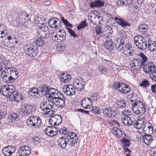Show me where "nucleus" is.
<instances>
[{
  "label": "nucleus",
  "mask_w": 156,
  "mask_h": 156,
  "mask_svg": "<svg viewBox=\"0 0 156 156\" xmlns=\"http://www.w3.org/2000/svg\"><path fill=\"white\" fill-rule=\"evenodd\" d=\"M143 70L146 74L150 73L149 78L153 81L156 82V66L152 62H148L144 65Z\"/></svg>",
  "instance_id": "obj_1"
},
{
  "label": "nucleus",
  "mask_w": 156,
  "mask_h": 156,
  "mask_svg": "<svg viewBox=\"0 0 156 156\" xmlns=\"http://www.w3.org/2000/svg\"><path fill=\"white\" fill-rule=\"evenodd\" d=\"M66 33L63 30H59L58 31L51 32V37L52 40L58 42H61L63 41L66 39Z\"/></svg>",
  "instance_id": "obj_2"
},
{
  "label": "nucleus",
  "mask_w": 156,
  "mask_h": 156,
  "mask_svg": "<svg viewBox=\"0 0 156 156\" xmlns=\"http://www.w3.org/2000/svg\"><path fill=\"white\" fill-rule=\"evenodd\" d=\"M27 126L29 127L37 126L39 127L41 126L42 122L39 117L31 116L29 118L27 122Z\"/></svg>",
  "instance_id": "obj_3"
},
{
  "label": "nucleus",
  "mask_w": 156,
  "mask_h": 156,
  "mask_svg": "<svg viewBox=\"0 0 156 156\" xmlns=\"http://www.w3.org/2000/svg\"><path fill=\"white\" fill-rule=\"evenodd\" d=\"M20 109H22V113L26 116H30L33 115L35 111V108L33 106L29 105H23Z\"/></svg>",
  "instance_id": "obj_4"
},
{
  "label": "nucleus",
  "mask_w": 156,
  "mask_h": 156,
  "mask_svg": "<svg viewBox=\"0 0 156 156\" xmlns=\"http://www.w3.org/2000/svg\"><path fill=\"white\" fill-rule=\"evenodd\" d=\"M66 99L64 96L62 94H60L59 97L55 98L52 99L54 104L58 108H63L65 105Z\"/></svg>",
  "instance_id": "obj_5"
},
{
  "label": "nucleus",
  "mask_w": 156,
  "mask_h": 156,
  "mask_svg": "<svg viewBox=\"0 0 156 156\" xmlns=\"http://www.w3.org/2000/svg\"><path fill=\"white\" fill-rule=\"evenodd\" d=\"M53 106V103L51 100L47 99L41 103L40 108L43 111L46 112L52 108Z\"/></svg>",
  "instance_id": "obj_6"
},
{
  "label": "nucleus",
  "mask_w": 156,
  "mask_h": 156,
  "mask_svg": "<svg viewBox=\"0 0 156 156\" xmlns=\"http://www.w3.org/2000/svg\"><path fill=\"white\" fill-rule=\"evenodd\" d=\"M48 23L49 25L52 28H58L61 27L62 22L58 19L53 17L49 20Z\"/></svg>",
  "instance_id": "obj_7"
},
{
  "label": "nucleus",
  "mask_w": 156,
  "mask_h": 156,
  "mask_svg": "<svg viewBox=\"0 0 156 156\" xmlns=\"http://www.w3.org/2000/svg\"><path fill=\"white\" fill-rule=\"evenodd\" d=\"M2 72L15 79L18 76V72L16 69L13 67H11L6 69H4Z\"/></svg>",
  "instance_id": "obj_8"
},
{
  "label": "nucleus",
  "mask_w": 156,
  "mask_h": 156,
  "mask_svg": "<svg viewBox=\"0 0 156 156\" xmlns=\"http://www.w3.org/2000/svg\"><path fill=\"white\" fill-rule=\"evenodd\" d=\"M125 39L122 37L118 38L115 41V47L119 51H121L125 47Z\"/></svg>",
  "instance_id": "obj_9"
},
{
  "label": "nucleus",
  "mask_w": 156,
  "mask_h": 156,
  "mask_svg": "<svg viewBox=\"0 0 156 156\" xmlns=\"http://www.w3.org/2000/svg\"><path fill=\"white\" fill-rule=\"evenodd\" d=\"M30 149L28 146L24 145L21 147L18 151L19 156H28L30 153Z\"/></svg>",
  "instance_id": "obj_10"
},
{
  "label": "nucleus",
  "mask_w": 156,
  "mask_h": 156,
  "mask_svg": "<svg viewBox=\"0 0 156 156\" xmlns=\"http://www.w3.org/2000/svg\"><path fill=\"white\" fill-rule=\"evenodd\" d=\"M85 82L81 78L76 79L73 83L74 87L79 91H82L84 89Z\"/></svg>",
  "instance_id": "obj_11"
},
{
  "label": "nucleus",
  "mask_w": 156,
  "mask_h": 156,
  "mask_svg": "<svg viewBox=\"0 0 156 156\" xmlns=\"http://www.w3.org/2000/svg\"><path fill=\"white\" fill-rule=\"evenodd\" d=\"M25 50L26 55L33 57H35L39 53V50L37 47H32L27 48Z\"/></svg>",
  "instance_id": "obj_12"
},
{
  "label": "nucleus",
  "mask_w": 156,
  "mask_h": 156,
  "mask_svg": "<svg viewBox=\"0 0 156 156\" xmlns=\"http://www.w3.org/2000/svg\"><path fill=\"white\" fill-rule=\"evenodd\" d=\"M63 89L64 93L67 95L72 96L75 94V88L71 85H65Z\"/></svg>",
  "instance_id": "obj_13"
},
{
  "label": "nucleus",
  "mask_w": 156,
  "mask_h": 156,
  "mask_svg": "<svg viewBox=\"0 0 156 156\" xmlns=\"http://www.w3.org/2000/svg\"><path fill=\"white\" fill-rule=\"evenodd\" d=\"M16 150L15 147L12 145H8L2 149V152L5 155H9L14 153Z\"/></svg>",
  "instance_id": "obj_14"
},
{
  "label": "nucleus",
  "mask_w": 156,
  "mask_h": 156,
  "mask_svg": "<svg viewBox=\"0 0 156 156\" xmlns=\"http://www.w3.org/2000/svg\"><path fill=\"white\" fill-rule=\"evenodd\" d=\"M100 18V16H97V15L93 12L91 13L88 16V20L90 22L95 25L99 23Z\"/></svg>",
  "instance_id": "obj_15"
},
{
  "label": "nucleus",
  "mask_w": 156,
  "mask_h": 156,
  "mask_svg": "<svg viewBox=\"0 0 156 156\" xmlns=\"http://www.w3.org/2000/svg\"><path fill=\"white\" fill-rule=\"evenodd\" d=\"M143 65L141 63L140 60L138 59L137 58L133 59L130 64V67L135 70L139 69Z\"/></svg>",
  "instance_id": "obj_16"
},
{
  "label": "nucleus",
  "mask_w": 156,
  "mask_h": 156,
  "mask_svg": "<svg viewBox=\"0 0 156 156\" xmlns=\"http://www.w3.org/2000/svg\"><path fill=\"white\" fill-rule=\"evenodd\" d=\"M105 40L106 41L105 43V48L110 52L112 51L114 48V44L112 39L108 38L107 36Z\"/></svg>",
  "instance_id": "obj_17"
},
{
  "label": "nucleus",
  "mask_w": 156,
  "mask_h": 156,
  "mask_svg": "<svg viewBox=\"0 0 156 156\" xmlns=\"http://www.w3.org/2000/svg\"><path fill=\"white\" fill-rule=\"evenodd\" d=\"M14 36L12 37L9 36L8 37L7 39L5 38V40L4 41L3 43L4 45L7 47H9L13 48L15 47V44H14Z\"/></svg>",
  "instance_id": "obj_18"
},
{
  "label": "nucleus",
  "mask_w": 156,
  "mask_h": 156,
  "mask_svg": "<svg viewBox=\"0 0 156 156\" xmlns=\"http://www.w3.org/2000/svg\"><path fill=\"white\" fill-rule=\"evenodd\" d=\"M114 21L122 27H125L127 26H129L130 24V23L123 19L117 17H115Z\"/></svg>",
  "instance_id": "obj_19"
},
{
  "label": "nucleus",
  "mask_w": 156,
  "mask_h": 156,
  "mask_svg": "<svg viewBox=\"0 0 156 156\" xmlns=\"http://www.w3.org/2000/svg\"><path fill=\"white\" fill-rule=\"evenodd\" d=\"M58 76L59 77V80L61 82L66 83L69 81L71 78V76L70 74H68L67 73H62L59 74Z\"/></svg>",
  "instance_id": "obj_20"
},
{
  "label": "nucleus",
  "mask_w": 156,
  "mask_h": 156,
  "mask_svg": "<svg viewBox=\"0 0 156 156\" xmlns=\"http://www.w3.org/2000/svg\"><path fill=\"white\" fill-rule=\"evenodd\" d=\"M1 77L2 80L5 82L6 83H11L14 81L15 79L6 75L5 73L2 72L0 75Z\"/></svg>",
  "instance_id": "obj_21"
},
{
  "label": "nucleus",
  "mask_w": 156,
  "mask_h": 156,
  "mask_svg": "<svg viewBox=\"0 0 156 156\" xmlns=\"http://www.w3.org/2000/svg\"><path fill=\"white\" fill-rule=\"evenodd\" d=\"M81 103L82 106L85 109L89 108L90 107V105H91L92 104L90 99L88 98H83L81 101Z\"/></svg>",
  "instance_id": "obj_22"
},
{
  "label": "nucleus",
  "mask_w": 156,
  "mask_h": 156,
  "mask_svg": "<svg viewBox=\"0 0 156 156\" xmlns=\"http://www.w3.org/2000/svg\"><path fill=\"white\" fill-rule=\"evenodd\" d=\"M104 4V2L101 0H97L93 2L90 3V8H100L103 7Z\"/></svg>",
  "instance_id": "obj_23"
},
{
  "label": "nucleus",
  "mask_w": 156,
  "mask_h": 156,
  "mask_svg": "<svg viewBox=\"0 0 156 156\" xmlns=\"http://www.w3.org/2000/svg\"><path fill=\"white\" fill-rule=\"evenodd\" d=\"M145 133V135L142 136V139L146 145H149L153 140V138L150 134H147L146 133Z\"/></svg>",
  "instance_id": "obj_24"
},
{
  "label": "nucleus",
  "mask_w": 156,
  "mask_h": 156,
  "mask_svg": "<svg viewBox=\"0 0 156 156\" xmlns=\"http://www.w3.org/2000/svg\"><path fill=\"white\" fill-rule=\"evenodd\" d=\"M66 137H61L58 141V144L59 147L63 149L66 148V146L68 144V141L66 139Z\"/></svg>",
  "instance_id": "obj_25"
},
{
  "label": "nucleus",
  "mask_w": 156,
  "mask_h": 156,
  "mask_svg": "<svg viewBox=\"0 0 156 156\" xmlns=\"http://www.w3.org/2000/svg\"><path fill=\"white\" fill-rule=\"evenodd\" d=\"M132 109L133 111L136 114L141 115L144 114L145 112L146 107H140L138 108L135 107H132Z\"/></svg>",
  "instance_id": "obj_26"
},
{
  "label": "nucleus",
  "mask_w": 156,
  "mask_h": 156,
  "mask_svg": "<svg viewBox=\"0 0 156 156\" xmlns=\"http://www.w3.org/2000/svg\"><path fill=\"white\" fill-rule=\"evenodd\" d=\"M140 50H145L147 47V44L146 40L144 38L142 39L136 45Z\"/></svg>",
  "instance_id": "obj_27"
},
{
  "label": "nucleus",
  "mask_w": 156,
  "mask_h": 156,
  "mask_svg": "<svg viewBox=\"0 0 156 156\" xmlns=\"http://www.w3.org/2000/svg\"><path fill=\"white\" fill-rule=\"evenodd\" d=\"M56 93V91L55 89L52 88H50L48 93L46 95L47 97L50 99H51V98L53 99L55 98V94Z\"/></svg>",
  "instance_id": "obj_28"
},
{
  "label": "nucleus",
  "mask_w": 156,
  "mask_h": 156,
  "mask_svg": "<svg viewBox=\"0 0 156 156\" xmlns=\"http://www.w3.org/2000/svg\"><path fill=\"white\" fill-rule=\"evenodd\" d=\"M132 0H118L116 2V4L118 6H122L126 5L129 6L132 4Z\"/></svg>",
  "instance_id": "obj_29"
},
{
  "label": "nucleus",
  "mask_w": 156,
  "mask_h": 156,
  "mask_svg": "<svg viewBox=\"0 0 156 156\" xmlns=\"http://www.w3.org/2000/svg\"><path fill=\"white\" fill-rule=\"evenodd\" d=\"M116 104L119 108L123 109L126 106V101L123 99H119L116 102Z\"/></svg>",
  "instance_id": "obj_30"
},
{
  "label": "nucleus",
  "mask_w": 156,
  "mask_h": 156,
  "mask_svg": "<svg viewBox=\"0 0 156 156\" xmlns=\"http://www.w3.org/2000/svg\"><path fill=\"white\" fill-rule=\"evenodd\" d=\"M8 90L7 91V96L6 97L12 98V96H13V93L15 92V88L12 86L9 85L8 86Z\"/></svg>",
  "instance_id": "obj_31"
},
{
  "label": "nucleus",
  "mask_w": 156,
  "mask_h": 156,
  "mask_svg": "<svg viewBox=\"0 0 156 156\" xmlns=\"http://www.w3.org/2000/svg\"><path fill=\"white\" fill-rule=\"evenodd\" d=\"M148 27L146 24H141L139 25L138 27V30L141 34H144L148 29Z\"/></svg>",
  "instance_id": "obj_32"
},
{
  "label": "nucleus",
  "mask_w": 156,
  "mask_h": 156,
  "mask_svg": "<svg viewBox=\"0 0 156 156\" xmlns=\"http://www.w3.org/2000/svg\"><path fill=\"white\" fill-rule=\"evenodd\" d=\"M137 58H138V59L140 60L143 65H144V64L147 61V58L142 53L140 52L139 53Z\"/></svg>",
  "instance_id": "obj_33"
},
{
  "label": "nucleus",
  "mask_w": 156,
  "mask_h": 156,
  "mask_svg": "<svg viewBox=\"0 0 156 156\" xmlns=\"http://www.w3.org/2000/svg\"><path fill=\"white\" fill-rule=\"evenodd\" d=\"M39 88V92H45L46 94L48 93L50 87L46 85L42 84L40 85Z\"/></svg>",
  "instance_id": "obj_34"
},
{
  "label": "nucleus",
  "mask_w": 156,
  "mask_h": 156,
  "mask_svg": "<svg viewBox=\"0 0 156 156\" xmlns=\"http://www.w3.org/2000/svg\"><path fill=\"white\" fill-rule=\"evenodd\" d=\"M148 48L151 51H153L156 50V43L154 41L149 40L148 42Z\"/></svg>",
  "instance_id": "obj_35"
},
{
  "label": "nucleus",
  "mask_w": 156,
  "mask_h": 156,
  "mask_svg": "<svg viewBox=\"0 0 156 156\" xmlns=\"http://www.w3.org/2000/svg\"><path fill=\"white\" fill-rule=\"evenodd\" d=\"M113 133L117 136L120 137L122 135V133L121 130L118 127H113Z\"/></svg>",
  "instance_id": "obj_36"
},
{
  "label": "nucleus",
  "mask_w": 156,
  "mask_h": 156,
  "mask_svg": "<svg viewBox=\"0 0 156 156\" xmlns=\"http://www.w3.org/2000/svg\"><path fill=\"white\" fill-rule=\"evenodd\" d=\"M77 139L78 137L73 132H69L67 134V136L66 137V140H71V139Z\"/></svg>",
  "instance_id": "obj_37"
},
{
  "label": "nucleus",
  "mask_w": 156,
  "mask_h": 156,
  "mask_svg": "<svg viewBox=\"0 0 156 156\" xmlns=\"http://www.w3.org/2000/svg\"><path fill=\"white\" fill-rule=\"evenodd\" d=\"M112 86L115 90H118L119 91V90L121 89V88L124 87H125V85H123V83H121L115 82L114 83Z\"/></svg>",
  "instance_id": "obj_38"
},
{
  "label": "nucleus",
  "mask_w": 156,
  "mask_h": 156,
  "mask_svg": "<svg viewBox=\"0 0 156 156\" xmlns=\"http://www.w3.org/2000/svg\"><path fill=\"white\" fill-rule=\"evenodd\" d=\"M8 119H9L12 120V121H18L20 119V118L18 115L15 113H13L11 114L8 117Z\"/></svg>",
  "instance_id": "obj_39"
},
{
  "label": "nucleus",
  "mask_w": 156,
  "mask_h": 156,
  "mask_svg": "<svg viewBox=\"0 0 156 156\" xmlns=\"http://www.w3.org/2000/svg\"><path fill=\"white\" fill-rule=\"evenodd\" d=\"M121 120L122 123L124 125L127 126H130L131 125L132 123V121L130 118H122Z\"/></svg>",
  "instance_id": "obj_40"
},
{
  "label": "nucleus",
  "mask_w": 156,
  "mask_h": 156,
  "mask_svg": "<svg viewBox=\"0 0 156 156\" xmlns=\"http://www.w3.org/2000/svg\"><path fill=\"white\" fill-rule=\"evenodd\" d=\"M140 86L144 88H147L149 87L151 85L150 83L147 80H143L141 83H139Z\"/></svg>",
  "instance_id": "obj_41"
},
{
  "label": "nucleus",
  "mask_w": 156,
  "mask_h": 156,
  "mask_svg": "<svg viewBox=\"0 0 156 156\" xmlns=\"http://www.w3.org/2000/svg\"><path fill=\"white\" fill-rule=\"evenodd\" d=\"M123 85H125V86L123 88L121 87V89L119 90V91L125 94L127 93L130 90L131 88L126 84H123Z\"/></svg>",
  "instance_id": "obj_42"
},
{
  "label": "nucleus",
  "mask_w": 156,
  "mask_h": 156,
  "mask_svg": "<svg viewBox=\"0 0 156 156\" xmlns=\"http://www.w3.org/2000/svg\"><path fill=\"white\" fill-rule=\"evenodd\" d=\"M122 115L125 116L126 118H130L133 116L132 112L128 110H124L122 113Z\"/></svg>",
  "instance_id": "obj_43"
},
{
  "label": "nucleus",
  "mask_w": 156,
  "mask_h": 156,
  "mask_svg": "<svg viewBox=\"0 0 156 156\" xmlns=\"http://www.w3.org/2000/svg\"><path fill=\"white\" fill-rule=\"evenodd\" d=\"M8 88V87L7 85L2 86L0 89L1 93L5 96H7V94Z\"/></svg>",
  "instance_id": "obj_44"
},
{
  "label": "nucleus",
  "mask_w": 156,
  "mask_h": 156,
  "mask_svg": "<svg viewBox=\"0 0 156 156\" xmlns=\"http://www.w3.org/2000/svg\"><path fill=\"white\" fill-rule=\"evenodd\" d=\"M132 107H136L137 108L139 107H145V106L143 103L140 101H136L134 103L133 102L132 104Z\"/></svg>",
  "instance_id": "obj_45"
},
{
  "label": "nucleus",
  "mask_w": 156,
  "mask_h": 156,
  "mask_svg": "<svg viewBox=\"0 0 156 156\" xmlns=\"http://www.w3.org/2000/svg\"><path fill=\"white\" fill-rule=\"evenodd\" d=\"M13 96H12V100L14 101L17 98H20V99L22 100L23 99V97H22V95L21 94L18 93L16 91H15L14 93H13Z\"/></svg>",
  "instance_id": "obj_46"
},
{
  "label": "nucleus",
  "mask_w": 156,
  "mask_h": 156,
  "mask_svg": "<svg viewBox=\"0 0 156 156\" xmlns=\"http://www.w3.org/2000/svg\"><path fill=\"white\" fill-rule=\"evenodd\" d=\"M127 56L130 57L133 55H134V52L133 50V48L131 45H129L128 48H127Z\"/></svg>",
  "instance_id": "obj_47"
},
{
  "label": "nucleus",
  "mask_w": 156,
  "mask_h": 156,
  "mask_svg": "<svg viewBox=\"0 0 156 156\" xmlns=\"http://www.w3.org/2000/svg\"><path fill=\"white\" fill-rule=\"evenodd\" d=\"M54 118L55 119V122L58 126V125L62 122V119L61 117L59 115H55L54 117H52Z\"/></svg>",
  "instance_id": "obj_48"
},
{
  "label": "nucleus",
  "mask_w": 156,
  "mask_h": 156,
  "mask_svg": "<svg viewBox=\"0 0 156 156\" xmlns=\"http://www.w3.org/2000/svg\"><path fill=\"white\" fill-rule=\"evenodd\" d=\"M35 43L37 45L39 46L42 47L45 43V41L43 39L38 37L37 40L35 41Z\"/></svg>",
  "instance_id": "obj_49"
},
{
  "label": "nucleus",
  "mask_w": 156,
  "mask_h": 156,
  "mask_svg": "<svg viewBox=\"0 0 156 156\" xmlns=\"http://www.w3.org/2000/svg\"><path fill=\"white\" fill-rule=\"evenodd\" d=\"M122 142L126 146L129 147L130 144L131 140L126 138L123 137L122 140Z\"/></svg>",
  "instance_id": "obj_50"
},
{
  "label": "nucleus",
  "mask_w": 156,
  "mask_h": 156,
  "mask_svg": "<svg viewBox=\"0 0 156 156\" xmlns=\"http://www.w3.org/2000/svg\"><path fill=\"white\" fill-rule=\"evenodd\" d=\"M143 38H144L140 35H139L135 36L134 38V41L136 45L137 44V43L140 42L142 40V39Z\"/></svg>",
  "instance_id": "obj_51"
},
{
  "label": "nucleus",
  "mask_w": 156,
  "mask_h": 156,
  "mask_svg": "<svg viewBox=\"0 0 156 156\" xmlns=\"http://www.w3.org/2000/svg\"><path fill=\"white\" fill-rule=\"evenodd\" d=\"M61 19L64 24L66 26V27H72V25L69 23L67 20L64 19L63 17H61Z\"/></svg>",
  "instance_id": "obj_52"
},
{
  "label": "nucleus",
  "mask_w": 156,
  "mask_h": 156,
  "mask_svg": "<svg viewBox=\"0 0 156 156\" xmlns=\"http://www.w3.org/2000/svg\"><path fill=\"white\" fill-rule=\"evenodd\" d=\"M39 35H38V37L42 39H45L46 38V33L45 31H39L38 33Z\"/></svg>",
  "instance_id": "obj_53"
},
{
  "label": "nucleus",
  "mask_w": 156,
  "mask_h": 156,
  "mask_svg": "<svg viewBox=\"0 0 156 156\" xmlns=\"http://www.w3.org/2000/svg\"><path fill=\"white\" fill-rule=\"evenodd\" d=\"M90 112H92L94 113H97V114H100L101 112V109L98 107H92V109Z\"/></svg>",
  "instance_id": "obj_54"
},
{
  "label": "nucleus",
  "mask_w": 156,
  "mask_h": 156,
  "mask_svg": "<svg viewBox=\"0 0 156 156\" xmlns=\"http://www.w3.org/2000/svg\"><path fill=\"white\" fill-rule=\"evenodd\" d=\"M98 69L99 72L101 73L104 74L108 72V70L107 68L103 66H99Z\"/></svg>",
  "instance_id": "obj_55"
},
{
  "label": "nucleus",
  "mask_w": 156,
  "mask_h": 156,
  "mask_svg": "<svg viewBox=\"0 0 156 156\" xmlns=\"http://www.w3.org/2000/svg\"><path fill=\"white\" fill-rule=\"evenodd\" d=\"M68 141V142L69 141H70V142L69 144V145L71 147H73L74 145L77 142H78V139H71V140H67Z\"/></svg>",
  "instance_id": "obj_56"
},
{
  "label": "nucleus",
  "mask_w": 156,
  "mask_h": 156,
  "mask_svg": "<svg viewBox=\"0 0 156 156\" xmlns=\"http://www.w3.org/2000/svg\"><path fill=\"white\" fill-rule=\"evenodd\" d=\"M58 131L60 133L63 135H66L69 133L68 130L66 129V127H61L58 129Z\"/></svg>",
  "instance_id": "obj_57"
},
{
  "label": "nucleus",
  "mask_w": 156,
  "mask_h": 156,
  "mask_svg": "<svg viewBox=\"0 0 156 156\" xmlns=\"http://www.w3.org/2000/svg\"><path fill=\"white\" fill-rule=\"evenodd\" d=\"M109 113H108L107 114V117L109 118H113L116 115V112L113 110L111 109L110 110Z\"/></svg>",
  "instance_id": "obj_58"
},
{
  "label": "nucleus",
  "mask_w": 156,
  "mask_h": 156,
  "mask_svg": "<svg viewBox=\"0 0 156 156\" xmlns=\"http://www.w3.org/2000/svg\"><path fill=\"white\" fill-rule=\"evenodd\" d=\"M68 31H69V33L71 36L73 37H77V35L75 34L74 31L71 30L70 28L69 27H66Z\"/></svg>",
  "instance_id": "obj_59"
},
{
  "label": "nucleus",
  "mask_w": 156,
  "mask_h": 156,
  "mask_svg": "<svg viewBox=\"0 0 156 156\" xmlns=\"http://www.w3.org/2000/svg\"><path fill=\"white\" fill-rule=\"evenodd\" d=\"M3 66H5V69H6L8 68H10L9 67L10 66V63L9 61L4 59V62L3 63Z\"/></svg>",
  "instance_id": "obj_60"
},
{
  "label": "nucleus",
  "mask_w": 156,
  "mask_h": 156,
  "mask_svg": "<svg viewBox=\"0 0 156 156\" xmlns=\"http://www.w3.org/2000/svg\"><path fill=\"white\" fill-rule=\"evenodd\" d=\"M87 26L85 21H82L77 27V28L80 30L83 28Z\"/></svg>",
  "instance_id": "obj_61"
},
{
  "label": "nucleus",
  "mask_w": 156,
  "mask_h": 156,
  "mask_svg": "<svg viewBox=\"0 0 156 156\" xmlns=\"http://www.w3.org/2000/svg\"><path fill=\"white\" fill-rule=\"evenodd\" d=\"M39 89L35 87L30 88L28 91L29 93L30 94V93H33V94H39Z\"/></svg>",
  "instance_id": "obj_62"
},
{
  "label": "nucleus",
  "mask_w": 156,
  "mask_h": 156,
  "mask_svg": "<svg viewBox=\"0 0 156 156\" xmlns=\"http://www.w3.org/2000/svg\"><path fill=\"white\" fill-rule=\"evenodd\" d=\"M55 121V119L54 118L52 117L50 119L48 122V123L49 124L52 126H58L56 122Z\"/></svg>",
  "instance_id": "obj_63"
},
{
  "label": "nucleus",
  "mask_w": 156,
  "mask_h": 156,
  "mask_svg": "<svg viewBox=\"0 0 156 156\" xmlns=\"http://www.w3.org/2000/svg\"><path fill=\"white\" fill-rule=\"evenodd\" d=\"M37 26L39 28L42 27V26L46 25L47 24L45 23L44 20H40L37 21Z\"/></svg>",
  "instance_id": "obj_64"
}]
</instances>
